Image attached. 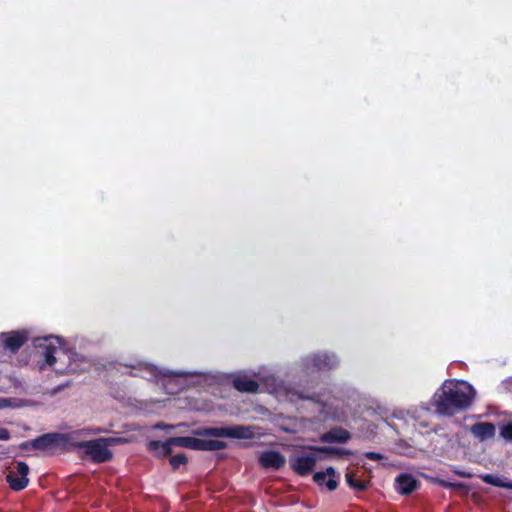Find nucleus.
I'll use <instances>...</instances> for the list:
<instances>
[{
	"mask_svg": "<svg viewBox=\"0 0 512 512\" xmlns=\"http://www.w3.org/2000/svg\"><path fill=\"white\" fill-rule=\"evenodd\" d=\"M186 462V457L183 454H177L170 459L173 468H178Z\"/></svg>",
	"mask_w": 512,
	"mask_h": 512,
	"instance_id": "nucleus-22",
	"label": "nucleus"
},
{
	"mask_svg": "<svg viewBox=\"0 0 512 512\" xmlns=\"http://www.w3.org/2000/svg\"><path fill=\"white\" fill-rule=\"evenodd\" d=\"M474 396L475 390L469 383L450 380L435 392L432 403L439 414L452 416L469 407Z\"/></svg>",
	"mask_w": 512,
	"mask_h": 512,
	"instance_id": "nucleus-2",
	"label": "nucleus"
},
{
	"mask_svg": "<svg viewBox=\"0 0 512 512\" xmlns=\"http://www.w3.org/2000/svg\"><path fill=\"white\" fill-rule=\"evenodd\" d=\"M346 481L351 487L355 489L362 490L365 488V483L357 480L353 473L346 474Z\"/></svg>",
	"mask_w": 512,
	"mask_h": 512,
	"instance_id": "nucleus-21",
	"label": "nucleus"
},
{
	"mask_svg": "<svg viewBox=\"0 0 512 512\" xmlns=\"http://www.w3.org/2000/svg\"><path fill=\"white\" fill-rule=\"evenodd\" d=\"M501 436L506 440L512 441V422L502 427Z\"/></svg>",
	"mask_w": 512,
	"mask_h": 512,
	"instance_id": "nucleus-23",
	"label": "nucleus"
},
{
	"mask_svg": "<svg viewBox=\"0 0 512 512\" xmlns=\"http://www.w3.org/2000/svg\"><path fill=\"white\" fill-rule=\"evenodd\" d=\"M148 449L158 456H166L172 452L170 439L166 442L151 441L148 444Z\"/></svg>",
	"mask_w": 512,
	"mask_h": 512,
	"instance_id": "nucleus-17",
	"label": "nucleus"
},
{
	"mask_svg": "<svg viewBox=\"0 0 512 512\" xmlns=\"http://www.w3.org/2000/svg\"><path fill=\"white\" fill-rule=\"evenodd\" d=\"M510 389H512V379L508 382Z\"/></svg>",
	"mask_w": 512,
	"mask_h": 512,
	"instance_id": "nucleus-28",
	"label": "nucleus"
},
{
	"mask_svg": "<svg viewBox=\"0 0 512 512\" xmlns=\"http://www.w3.org/2000/svg\"><path fill=\"white\" fill-rule=\"evenodd\" d=\"M234 387L242 392H255L258 383L245 375H238L233 380Z\"/></svg>",
	"mask_w": 512,
	"mask_h": 512,
	"instance_id": "nucleus-14",
	"label": "nucleus"
},
{
	"mask_svg": "<svg viewBox=\"0 0 512 512\" xmlns=\"http://www.w3.org/2000/svg\"><path fill=\"white\" fill-rule=\"evenodd\" d=\"M324 452L338 453L339 451L329 448H316L305 451L290 459L291 468L299 475H306L312 471L316 462L322 459L320 454Z\"/></svg>",
	"mask_w": 512,
	"mask_h": 512,
	"instance_id": "nucleus-5",
	"label": "nucleus"
},
{
	"mask_svg": "<svg viewBox=\"0 0 512 512\" xmlns=\"http://www.w3.org/2000/svg\"><path fill=\"white\" fill-rule=\"evenodd\" d=\"M29 467L24 462H18L11 468L6 476V480L12 490L20 491L24 489L29 482Z\"/></svg>",
	"mask_w": 512,
	"mask_h": 512,
	"instance_id": "nucleus-8",
	"label": "nucleus"
},
{
	"mask_svg": "<svg viewBox=\"0 0 512 512\" xmlns=\"http://www.w3.org/2000/svg\"><path fill=\"white\" fill-rule=\"evenodd\" d=\"M10 439V433L6 428L0 427V440L6 441Z\"/></svg>",
	"mask_w": 512,
	"mask_h": 512,
	"instance_id": "nucleus-25",
	"label": "nucleus"
},
{
	"mask_svg": "<svg viewBox=\"0 0 512 512\" xmlns=\"http://www.w3.org/2000/svg\"><path fill=\"white\" fill-rule=\"evenodd\" d=\"M495 426L492 423L480 422L470 427L472 435L480 441L491 439L495 435Z\"/></svg>",
	"mask_w": 512,
	"mask_h": 512,
	"instance_id": "nucleus-11",
	"label": "nucleus"
},
{
	"mask_svg": "<svg viewBox=\"0 0 512 512\" xmlns=\"http://www.w3.org/2000/svg\"><path fill=\"white\" fill-rule=\"evenodd\" d=\"M366 456L370 459H373V460H376V459H380L381 456L377 453H374V452H369L366 454Z\"/></svg>",
	"mask_w": 512,
	"mask_h": 512,
	"instance_id": "nucleus-27",
	"label": "nucleus"
},
{
	"mask_svg": "<svg viewBox=\"0 0 512 512\" xmlns=\"http://www.w3.org/2000/svg\"><path fill=\"white\" fill-rule=\"evenodd\" d=\"M133 374L146 378L148 380L160 381L168 394L175 393L178 389L184 386L183 381L187 376L192 375L190 372H174L169 370L160 369L150 363L138 361L136 364H131Z\"/></svg>",
	"mask_w": 512,
	"mask_h": 512,
	"instance_id": "nucleus-3",
	"label": "nucleus"
},
{
	"mask_svg": "<svg viewBox=\"0 0 512 512\" xmlns=\"http://www.w3.org/2000/svg\"><path fill=\"white\" fill-rule=\"evenodd\" d=\"M259 461L263 467L273 469L281 468L286 462L285 457L276 451L263 452L259 457Z\"/></svg>",
	"mask_w": 512,
	"mask_h": 512,
	"instance_id": "nucleus-10",
	"label": "nucleus"
},
{
	"mask_svg": "<svg viewBox=\"0 0 512 512\" xmlns=\"http://www.w3.org/2000/svg\"><path fill=\"white\" fill-rule=\"evenodd\" d=\"M322 439L326 442H346L349 439V433L345 430L335 429L325 434Z\"/></svg>",
	"mask_w": 512,
	"mask_h": 512,
	"instance_id": "nucleus-18",
	"label": "nucleus"
},
{
	"mask_svg": "<svg viewBox=\"0 0 512 512\" xmlns=\"http://www.w3.org/2000/svg\"><path fill=\"white\" fill-rule=\"evenodd\" d=\"M286 396L290 401H294L296 398H308V396H304L290 390L286 392Z\"/></svg>",
	"mask_w": 512,
	"mask_h": 512,
	"instance_id": "nucleus-24",
	"label": "nucleus"
},
{
	"mask_svg": "<svg viewBox=\"0 0 512 512\" xmlns=\"http://www.w3.org/2000/svg\"><path fill=\"white\" fill-rule=\"evenodd\" d=\"M397 490L402 494H409L416 489L417 482L411 475H400L396 479Z\"/></svg>",
	"mask_w": 512,
	"mask_h": 512,
	"instance_id": "nucleus-15",
	"label": "nucleus"
},
{
	"mask_svg": "<svg viewBox=\"0 0 512 512\" xmlns=\"http://www.w3.org/2000/svg\"><path fill=\"white\" fill-rule=\"evenodd\" d=\"M40 369L52 367L58 373H74L87 367L84 357L68 350L65 342L58 336H45L35 340Z\"/></svg>",
	"mask_w": 512,
	"mask_h": 512,
	"instance_id": "nucleus-1",
	"label": "nucleus"
},
{
	"mask_svg": "<svg viewBox=\"0 0 512 512\" xmlns=\"http://www.w3.org/2000/svg\"><path fill=\"white\" fill-rule=\"evenodd\" d=\"M119 439L100 438L92 441L79 442L77 447L83 450V453L89 456L94 462H105L112 456L109 446L116 444Z\"/></svg>",
	"mask_w": 512,
	"mask_h": 512,
	"instance_id": "nucleus-4",
	"label": "nucleus"
},
{
	"mask_svg": "<svg viewBox=\"0 0 512 512\" xmlns=\"http://www.w3.org/2000/svg\"><path fill=\"white\" fill-rule=\"evenodd\" d=\"M197 434L207 437H229L238 439H247L253 436L251 429L245 426L207 428L198 431Z\"/></svg>",
	"mask_w": 512,
	"mask_h": 512,
	"instance_id": "nucleus-7",
	"label": "nucleus"
},
{
	"mask_svg": "<svg viewBox=\"0 0 512 512\" xmlns=\"http://www.w3.org/2000/svg\"><path fill=\"white\" fill-rule=\"evenodd\" d=\"M4 345L11 351L18 350L28 339L26 332H10L3 335Z\"/></svg>",
	"mask_w": 512,
	"mask_h": 512,
	"instance_id": "nucleus-12",
	"label": "nucleus"
},
{
	"mask_svg": "<svg viewBox=\"0 0 512 512\" xmlns=\"http://www.w3.org/2000/svg\"><path fill=\"white\" fill-rule=\"evenodd\" d=\"M10 406V401L6 398H0V409Z\"/></svg>",
	"mask_w": 512,
	"mask_h": 512,
	"instance_id": "nucleus-26",
	"label": "nucleus"
},
{
	"mask_svg": "<svg viewBox=\"0 0 512 512\" xmlns=\"http://www.w3.org/2000/svg\"><path fill=\"white\" fill-rule=\"evenodd\" d=\"M148 449L158 456H166L172 452L170 439L166 442L151 441L148 444Z\"/></svg>",
	"mask_w": 512,
	"mask_h": 512,
	"instance_id": "nucleus-16",
	"label": "nucleus"
},
{
	"mask_svg": "<svg viewBox=\"0 0 512 512\" xmlns=\"http://www.w3.org/2000/svg\"><path fill=\"white\" fill-rule=\"evenodd\" d=\"M481 478L484 482L494 485V486H497V487L512 488V482H505L501 478L494 476L492 474L482 475Z\"/></svg>",
	"mask_w": 512,
	"mask_h": 512,
	"instance_id": "nucleus-19",
	"label": "nucleus"
},
{
	"mask_svg": "<svg viewBox=\"0 0 512 512\" xmlns=\"http://www.w3.org/2000/svg\"><path fill=\"white\" fill-rule=\"evenodd\" d=\"M276 393L280 396L282 394V389H279Z\"/></svg>",
	"mask_w": 512,
	"mask_h": 512,
	"instance_id": "nucleus-29",
	"label": "nucleus"
},
{
	"mask_svg": "<svg viewBox=\"0 0 512 512\" xmlns=\"http://www.w3.org/2000/svg\"><path fill=\"white\" fill-rule=\"evenodd\" d=\"M310 360L313 362V366L318 369H330L338 363L334 354L327 353L315 355Z\"/></svg>",
	"mask_w": 512,
	"mask_h": 512,
	"instance_id": "nucleus-13",
	"label": "nucleus"
},
{
	"mask_svg": "<svg viewBox=\"0 0 512 512\" xmlns=\"http://www.w3.org/2000/svg\"><path fill=\"white\" fill-rule=\"evenodd\" d=\"M52 444V439L49 435H43L33 440L31 445L35 449H45Z\"/></svg>",
	"mask_w": 512,
	"mask_h": 512,
	"instance_id": "nucleus-20",
	"label": "nucleus"
},
{
	"mask_svg": "<svg viewBox=\"0 0 512 512\" xmlns=\"http://www.w3.org/2000/svg\"><path fill=\"white\" fill-rule=\"evenodd\" d=\"M313 479L318 485H325L328 490L333 491L338 486L339 475L332 467H328L325 471L315 473Z\"/></svg>",
	"mask_w": 512,
	"mask_h": 512,
	"instance_id": "nucleus-9",
	"label": "nucleus"
},
{
	"mask_svg": "<svg viewBox=\"0 0 512 512\" xmlns=\"http://www.w3.org/2000/svg\"><path fill=\"white\" fill-rule=\"evenodd\" d=\"M171 447L180 446L194 450L216 451L225 448V443L215 439H200L195 437L170 438Z\"/></svg>",
	"mask_w": 512,
	"mask_h": 512,
	"instance_id": "nucleus-6",
	"label": "nucleus"
}]
</instances>
